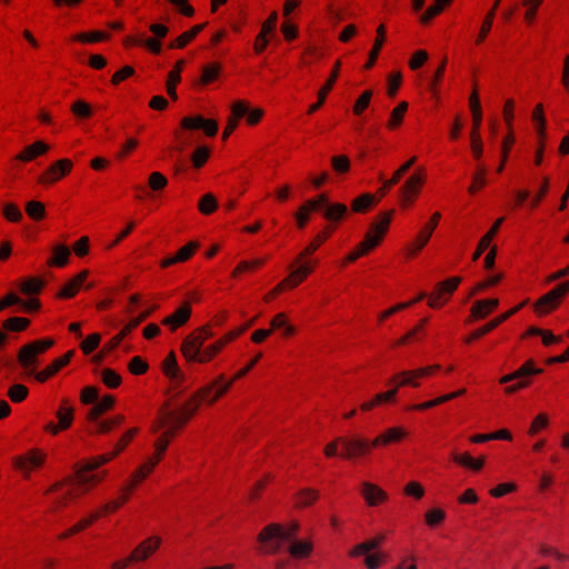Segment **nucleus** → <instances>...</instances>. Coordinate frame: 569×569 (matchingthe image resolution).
<instances>
[{"label": "nucleus", "instance_id": "obj_1", "mask_svg": "<svg viewBox=\"0 0 569 569\" xmlns=\"http://www.w3.org/2000/svg\"><path fill=\"white\" fill-rule=\"evenodd\" d=\"M137 433V429L129 430L123 437L120 439V441L116 445L114 451L111 453L102 455L99 457H96L91 459L90 461H87L82 467H78L74 470V475L72 477H69L63 482H58L52 486L51 491L58 492L62 490V488L68 485V489L63 491L61 495L57 497V503L58 505H64L68 499H72L82 491L80 489L87 486H93L98 482H100L103 477L104 472L102 473H93L94 470H97L100 466L107 463L110 461L113 457H116L120 451L124 449V447L128 445V442L132 439V437ZM86 490H83L84 492Z\"/></svg>", "mask_w": 569, "mask_h": 569}, {"label": "nucleus", "instance_id": "obj_2", "mask_svg": "<svg viewBox=\"0 0 569 569\" xmlns=\"http://www.w3.org/2000/svg\"><path fill=\"white\" fill-rule=\"evenodd\" d=\"M252 368L253 363H248L229 381H226L223 376H219L214 382L200 389L192 398L188 400V402H186L180 408L176 410H167L162 418L163 423L170 425V429L168 430L167 435L173 436L176 430L183 426L188 419L192 417L198 408L199 400L206 401L210 405L213 403L230 389L236 380L244 377Z\"/></svg>", "mask_w": 569, "mask_h": 569}, {"label": "nucleus", "instance_id": "obj_3", "mask_svg": "<svg viewBox=\"0 0 569 569\" xmlns=\"http://www.w3.org/2000/svg\"><path fill=\"white\" fill-rule=\"evenodd\" d=\"M52 345V339L36 340L21 347L18 355L20 365L29 375H34L36 379L40 382L46 381L49 377L67 366L73 356V350H70L64 356L53 360L44 370L36 373L38 356L43 353Z\"/></svg>", "mask_w": 569, "mask_h": 569}, {"label": "nucleus", "instance_id": "obj_4", "mask_svg": "<svg viewBox=\"0 0 569 569\" xmlns=\"http://www.w3.org/2000/svg\"><path fill=\"white\" fill-rule=\"evenodd\" d=\"M223 347L224 341H216L203 348L200 340L196 341L194 338H184L181 349L188 361L204 363L210 361Z\"/></svg>", "mask_w": 569, "mask_h": 569}, {"label": "nucleus", "instance_id": "obj_5", "mask_svg": "<svg viewBox=\"0 0 569 569\" xmlns=\"http://www.w3.org/2000/svg\"><path fill=\"white\" fill-rule=\"evenodd\" d=\"M392 211L380 216V221H376L371 224L367 232L365 240L356 248V250H365V253L377 247L386 234L388 227L391 221Z\"/></svg>", "mask_w": 569, "mask_h": 569}, {"label": "nucleus", "instance_id": "obj_6", "mask_svg": "<svg viewBox=\"0 0 569 569\" xmlns=\"http://www.w3.org/2000/svg\"><path fill=\"white\" fill-rule=\"evenodd\" d=\"M460 282V277H453L442 282H439L436 286L435 291L430 295L428 305L433 309L440 308L453 293V291L457 289Z\"/></svg>", "mask_w": 569, "mask_h": 569}, {"label": "nucleus", "instance_id": "obj_7", "mask_svg": "<svg viewBox=\"0 0 569 569\" xmlns=\"http://www.w3.org/2000/svg\"><path fill=\"white\" fill-rule=\"evenodd\" d=\"M299 530V523L292 522L288 529H284L278 523H272L264 527L258 536L259 542H266L271 538H279L284 541H293Z\"/></svg>", "mask_w": 569, "mask_h": 569}, {"label": "nucleus", "instance_id": "obj_8", "mask_svg": "<svg viewBox=\"0 0 569 569\" xmlns=\"http://www.w3.org/2000/svg\"><path fill=\"white\" fill-rule=\"evenodd\" d=\"M339 442H341L342 447V452L340 453V456L349 460H352L358 456L367 453L372 447L371 442L362 438L339 437Z\"/></svg>", "mask_w": 569, "mask_h": 569}, {"label": "nucleus", "instance_id": "obj_9", "mask_svg": "<svg viewBox=\"0 0 569 569\" xmlns=\"http://www.w3.org/2000/svg\"><path fill=\"white\" fill-rule=\"evenodd\" d=\"M181 127L187 130L202 129L208 137H213L218 132V123L201 116L184 117Z\"/></svg>", "mask_w": 569, "mask_h": 569}, {"label": "nucleus", "instance_id": "obj_10", "mask_svg": "<svg viewBox=\"0 0 569 569\" xmlns=\"http://www.w3.org/2000/svg\"><path fill=\"white\" fill-rule=\"evenodd\" d=\"M72 168V162L61 159L50 166L39 178L40 183H53L64 177Z\"/></svg>", "mask_w": 569, "mask_h": 569}, {"label": "nucleus", "instance_id": "obj_11", "mask_svg": "<svg viewBox=\"0 0 569 569\" xmlns=\"http://www.w3.org/2000/svg\"><path fill=\"white\" fill-rule=\"evenodd\" d=\"M161 539L159 537H150L139 543L132 553L128 557V561L138 562L144 561L152 555L160 546Z\"/></svg>", "mask_w": 569, "mask_h": 569}, {"label": "nucleus", "instance_id": "obj_12", "mask_svg": "<svg viewBox=\"0 0 569 569\" xmlns=\"http://www.w3.org/2000/svg\"><path fill=\"white\" fill-rule=\"evenodd\" d=\"M563 296L558 288H552L549 292L540 297V299L535 305V310L539 315H546L550 311L555 310L561 302Z\"/></svg>", "mask_w": 569, "mask_h": 569}, {"label": "nucleus", "instance_id": "obj_13", "mask_svg": "<svg viewBox=\"0 0 569 569\" xmlns=\"http://www.w3.org/2000/svg\"><path fill=\"white\" fill-rule=\"evenodd\" d=\"M44 460V456L38 450H31L26 456L14 459L16 468L28 476L32 469L40 467Z\"/></svg>", "mask_w": 569, "mask_h": 569}, {"label": "nucleus", "instance_id": "obj_14", "mask_svg": "<svg viewBox=\"0 0 569 569\" xmlns=\"http://www.w3.org/2000/svg\"><path fill=\"white\" fill-rule=\"evenodd\" d=\"M521 307H522V305H519V306L515 307L513 309L507 311L506 313L495 318L493 320H491L483 327L477 329L476 331H473L466 338V342L470 343L473 340L479 339L480 337L487 335L488 332H490L491 330L497 328L499 325H501L503 321H506L509 317L515 315Z\"/></svg>", "mask_w": 569, "mask_h": 569}, {"label": "nucleus", "instance_id": "obj_15", "mask_svg": "<svg viewBox=\"0 0 569 569\" xmlns=\"http://www.w3.org/2000/svg\"><path fill=\"white\" fill-rule=\"evenodd\" d=\"M154 309H156V307H152V308L143 311L142 313H140L138 317L132 318L128 322V325H126L123 327V329L120 331V333H118L116 337L112 338L109 349L111 350V349L116 348L120 343V341L128 333H130L134 328H137L143 320H146L154 311Z\"/></svg>", "mask_w": 569, "mask_h": 569}, {"label": "nucleus", "instance_id": "obj_16", "mask_svg": "<svg viewBox=\"0 0 569 569\" xmlns=\"http://www.w3.org/2000/svg\"><path fill=\"white\" fill-rule=\"evenodd\" d=\"M160 461V457H151L141 465L132 475V480L123 488L124 491H131L139 481L143 480Z\"/></svg>", "mask_w": 569, "mask_h": 569}, {"label": "nucleus", "instance_id": "obj_17", "mask_svg": "<svg viewBox=\"0 0 569 569\" xmlns=\"http://www.w3.org/2000/svg\"><path fill=\"white\" fill-rule=\"evenodd\" d=\"M340 64L341 63H340L339 60L336 61L335 68H333L332 72H331V76L329 77V79L327 80L325 86H322V88L319 90V92H318V101L310 106L309 113L316 112L323 104L328 92L332 89V87H333V84H335V82H336V80H337V78L339 76Z\"/></svg>", "mask_w": 569, "mask_h": 569}, {"label": "nucleus", "instance_id": "obj_18", "mask_svg": "<svg viewBox=\"0 0 569 569\" xmlns=\"http://www.w3.org/2000/svg\"><path fill=\"white\" fill-rule=\"evenodd\" d=\"M191 316V309L189 303H184L177 309L172 315L166 317L162 320L164 326L170 327L171 330H176L178 327L184 325Z\"/></svg>", "mask_w": 569, "mask_h": 569}, {"label": "nucleus", "instance_id": "obj_19", "mask_svg": "<svg viewBox=\"0 0 569 569\" xmlns=\"http://www.w3.org/2000/svg\"><path fill=\"white\" fill-rule=\"evenodd\" d=\"M541 372H542V369L536 368L533 361L528 360L516 371L501 377L500 383L506 385L513 380L521 379L527 376L539 375Z\"/></svg>", "mask_w": 569, "mask_h": 569}, {"label": "nucleus", "instance_id": "obj_20", "mask_svg": "<svg viewBox=\"0 0 569 569\" xmlns=\"http://www.w3.org/2000/svg\"><path fill=\"white\" fill-rule=\"evenodd\" d=\"M441 218L440 212H435L430 219V221L423 227V229L417 236V246L415 249V253L421 250L429 241L433 230L436 229L439 220Z\"/></svg>", "mask_w": 569, "mask_h": 569}, {"label": "nucleus", "instance_id": "obj_21", "mask_svg": "<svg viewBox=\"0 0 569 569\" xmlns=\"http://www.w3.org/2000/svg\"><path fill=\"white\" fill-rule=\"evenodd\" d=\"M406 431L401 428H389L371 441L372 447L387 446L391 442L400 441L406 437Z\"/></svg>", "mask_w": 569, "mask_h": 569}, {"label": "nucleus", "instance_id": "obj_22", "mask_svg": "<svg viewBox=\"0 0 569 569\" xmlns=\"http://www.w3.org/2000/svg\"><path fill=\"white\" fill-rule=\"evenodd\" d=\"M162 369L164 375L177 386L183 380V375L178 368L177 359L173 352L169 353L163 360Z\"/></svg>", "mask_w": 569, "mask_h": 569}, {"label": "nucleus", "instance_id": "obj_23", "mask_svg": "<svg viewBox=\"0 0 569 569\" xmlns=\"http://www.w3.org/2000/svg\"><path fill=\"white\" fill-rule=\"evenodd\" d=\"M197 247H198V243L189 242L188 244H186L182 248H180L177 251L176 254L170 256V257L163 259L162 262H161V266L163 268H167V267L172 266L174 263L183 262V261L188 260L193 254V252L197 249Z\"/></svg>", "mask_w": 569, "mask_h": 569}, {"label": "nucleus", "instance_id": "obj_24", "mask_svg": "<svg viewBox=\"0 0 569 569\" xmlns=\"http://www.w3.org/2000/svg\"><path fill=\"white\" fill-rule=\"evenodd\" d=\"M498 306H499L498 299L478 300L473 303V306L471 308V317L473 319H483L492 310H495Z\"/></svg>", "mask_w": 569, "mask_h": 569}, {"label": "nucleus", "instance_id": "obj_25", "mask_svg": "<svg viewBox=\"0 0 569 569\" xmlns=\"http://www.w3.org/2000/svg\"><path fill=\"white\" fill-rule=\"evenodd\" d=\"M323 217L330 221V222H339L341 219H343L347 213L348 209L345 204L336 202L331 203L329 199L327 198V203L323 207Z\"/></svg>", "mask_w": 569, "mask_h": 569}, {"label": "nucleus", "instance_id": "obj_26", "mask_svg": "<svg viewBox=\"0 0 569 569\" xmlns=\"http://www.w3.org/2000/svg\"><path fill=\"white\" fill-rule=\"evenodd\" d=\"M49 150V146L43 141H36L34 143L26 147L17 157V160L28 162L46 153Z\"/></svg>", "mask_w": 569, "mask_h": 569}, {"label": "nucleus", "instance_id": "obj_27", "mask_svg": "<svg viewBox=\"0 0 569 569\" xmlns=\"http://www.w3.org/2000/svg\"><path fill=\"white\" fill-rule=\"evenodd\" d=\"M114 405L113 396L107 395L102 397L100 400L94 402V406L88 412L89 421L93 422L99 419L101 415L106 411L110 410Z\"/></svg>", "mask_w": 569, "mask_h": 569}, {"label": "nucleus", "instance_id": "obj_28", "mask_svg": "<svg viewBox=\"0 0 569 569\" xmlns=\"http://www.w3.org/2000/svg\"><path fill=\"white\" fill-rule=\"evenodd\" d=\"M362 496L370 506H376L387 498L386 492L370 482L362 483Z\"/></svg>", "mask_w": 569, "mask_h": 569}, {"label": "nucleus", "instance_id": "obj_29", "mask_svg": "<svg viewBox=\"0 0 569 569\" xmlns=\"http://www.w3.org/2000/svg\"><path fill=\"white\" fill-rule=\"evenodd\" d=\"M505 218H499L493 226L490 228V230L480 239L479 244L476 249V251L472 254V260L476 261L480 258V256L483 253V251L489 247L492 238L497 234L500 226L502 224Z\"/></svg>", "mask_w": 569, "mask_h": 569}, {"label": "nucleus", "instance_id": "obj_30", "mask_svg": "<svg viewBox=\"0 0 569 569\" xmlns=\"http://www.w3.org/2000/svg\"><path fill=\"white\" fill-rule=\"evenodd\" d=\"M88 276V271L83 270L80 273H78L73 279H71L69 282H67L60 290L59 297L61 298H71L73 297L82 282L86 280Z\"/></svg>", "mask_w": 569, "mask_h": 569}, {"label": "nucleus", "instance_id": "obj_31", "mask_svg": "<svg viewBox=\"0 0 569 569\" xmlns=\"http://www.w3.org/2000/svg\"><path fill=\"white\" fill-rule=\"evenodd\" d=\"M70 249L66 244H58L52 248V257L48 260L49 266L64 267L70 257Z\"/></svg>", "mask_w": 569, "mask_h": 569}, {"label": "nucleus", "instance_id": "obj_32", "mask_svg": "<svg viewBox=\"0 0 569 569\" xmlns=\"http://www.w3.org/2000/svg\"><path fill=\"white\" fill-rule=\"evenodd\" d=\"M204 28V24H197L194 27H192L190 30L181 33L176 40L171 41L169 43V48L170 49H176V48H183L186 47L190 41H192L198 34L199 32H201Z\"/></svg>", "mask_w": 569, "mask_h": 569}, {"label": "nucleus", "instance_id": "obj_33", "mask_svg": "<svg viewBox=\"0 0 569 569\" xmlns=\"http://www.w3.org/2000/svg\"><path fill=\"white\" fill-rule=\"evenodd\" d=\"M183 64H184L183 60L177 61L174 70L170 71L169 74H168L167 91H168L169 97L171 99H173V100L178 99V94H177V91H176V86L181 80L180 72H181V70L183 68Z\"/></svg>", "mask_w": 569, "mask_h": 569}, {"label": "nucleus", "instance_id": "obj_34", "mask_svg": "<svg viewBox=\"0 0 569 569\" xmlns=\"http://www.w3.org/2000/svg\"><path fill=\"white\" fill-rule=\"evenodd\" d=\"M426 376H427V373H426L425 368H419V369L412 370V371H402L399 375H397L396 377H393L391 381L395 382L397 379L401 378V380L399 382L400 386L418 387L419 382L417 381V379L426 377Z\"/></svg>", "mask_w": 569, "mask_h": 569}, {"label": "nucleus", "instance_id": "obj_35", "mask_svg": "<svg viewBox=\"0 0 569 569\" xmlns=\"http://www.w3.org/2000/svg\"><path fill=\"white\" fill-rule=\"evenodd\" d=\"M56 416L59 421V425H61L62 428L68 429L73 421L74 409L71 406H69L67 399H63L61 406L56 412Z\"/></svg>", "mask_w": 569, "mask_h": 569}, {"label": "nucleus", "instance_id": "obj_36", "mask_svg": "<svg viewBox=\"0 0 569 569\" xmlns=\"http://www.w3.org/2000/svg\"><path fill=\"white\" fill-rule=\"evenodd\" d=\"M377 33H378V37L373 43V48L371 49L370 53H369V58H368V61L367 63L365 64V68L366 69H370L375 63H376V60L379 56V52L383 46V41H385V33H386V29H385V26H379L378 29H377Z\"/></svg>", "mask_w": 569, "mask_h": 569}, {"label": "nucleus", "instance_id": "obj_37", "mask_svg": "<svg viewBox=\"0 0 569 569\" xmlns=\"http://www.w3.org/2000/svg\"><path fill=\"white\" fill-rule=\"evenodd\" d=\"M422 178L418 174H412L401 187V192L403 196V200L407 202H411L412 198H410L408 194L410 192L417 193L419 190V186L422 183Z\"/></svg>", "mask_w": 569, "mask_h": 569}, {"label": "nucleus", "instance_id": "obj_38", "mask_svg": "<svg viewBox=\"0 0 569 569\" xmlns=\"http://www.w3.org/2000/svg\"><path fill=\"white\" fill-rule=\"evenodd\" d=\"M452 459L455 462L460 463L466 467H469L470 469H472L475 471H479L483 467V463H485V458L473 459L468 453H462V455L456 453V455H453Z\"/></svg>", "mask_w": 569, "mask_h": 569}, {"label": "nucleus", "instance_id": "obj_39", "mask_svg": "<svg viewBox=\"0 0 569 569\" xmlns=\"http://www.w3.org/2000/svg\"><path fill=\"white\" fill-rule=\"evenodd\" d=\"M44 287V281L39 278H28L20 284V290L27 296L38 295Z\"/></svg>", "mask_w": 569, "mask_h": 569}, {"label": "nucleus", "instance_id": "obj_40", "mask_svg": "<svg viewBox=\"0 0 569 569\" xmlns=\"http://www.w3.org/2000/svg\"><path fill=\"white\" fill-rule=\"evenodd\" d=\"M375 196L370 193H363L356 198L351 203V209L355 212H366L372 204L376 203Z\"/></svg>", "mask_w": 569, "mask_h": 569}, {"label": "nucleus", "instance_id": "obj_41", "mask_svg": "<svg viewBox=\"0 0 569 569\" xmlns=\"http://www.w3.org/2000/svg\"><path fill=\"white\" fill-rule=\"evenodd\" d=\"M288 551L293 558H305L312 551V545L309 541H295Z\"/></svg>", "mask_w": 569, "mask_h": 569}, {"label": "nucleus", "instance_id": "obj_42", "mask_svg": "<svg viewBox=\"0 0 569 569\" xmlns=\"http://www.w3.org/2000/svg\"><path fill=\"white\" fill-rule=\"evenodd\" d=\"M312 271V267L305 263L292 270L287 280L290 281V287H297L303 279Z\"/></svg>", "mask_w": 569, "mask_h": 569}, {"label": "nucleus", "instance_id": "obj_43", "mask_svg": "<svg viewBox=\"0 0 569 569\" xmlns=\"http://www.w3.org/2000/svg\"><path fill=\"white\" fill-rule=\"evenodd\" d=\"M100 517V512H94L92 513L90 517L88 518H83L82 520H80L78 523H76L73 527H71L70 529H68L67 531H64L60 538L61 539H66L79 531H81L82 529H84L86 527L90 526L93 521H96L98 518Z\"/></svg>", "mask_w": 569, "mask_h": 569}, {"label": "nucleus", "instance_id": "obj_44", "mask_svg": "<svg viewBox=\"0 0 569 569\" xmlns=\"http://www.w3.org/2000/svg\"><path fill=\"white\" fill-rule=\"evenodd\" d=\"M283 330V335L289 337L295 333V327L288 323L287 318L284 313H278L272 320H271V330Z\"/></svg>", "mask_w": 569, "mask_h": 569}, {"label": "nucleus", "instance_id": "obj_45", "mask_svg": "<svg viewBox=\"0 0 569 569\" xmlns=\"http://www.w3.org/2000/svg\"><path fill=\"white\" fill-rule=\"evenodd\" d=\"M407 109H408V103L402 101L391 111L390 119L388 121V127L390 129H395L398 126H400Z\"/></svg>", "mask_w": 569, "mask_h": 569}, {"label": "nucleus", "instance_id": "obj_46", "mask_svg": "<svg viewBox=\"0 0 569 569\" xmlns=\"http://www.w3.org/2000/svg\"><path fill=\"white\" fill-rule=\"evenodd\" d=\"M124 420V417L122 415H118L111 419L108 420H97L93 421L96 427V431L100 433H107L109 432L114 426L120 425Z\"/></svg>", "mask_w": 569, "mask_h": 569}, {"label": "nucleus", "instance_id": "obj_47", "mask_svg": "<svg viewBox=\"0 0 569 569\" xmlns=\"http://www.w3.org/2000/svg\"><path fill=\"white\" fill-rule=\"evenodd\" d=\"M27 214L33 220H41L46 216L44 204L40 201H29L26 204Z\"/></svg>", "mask_w": 569, "mask_h": 569}, {"label": "nucleus", "instance_id": "obj_48", "mask_svg": "<svg viewBox=\"0 0 569 569\" xmlns=\"http://www.w3.org/2000/svg\"><path fill=\"white\" fill-rule=\"evenodd\" d=\"M220 73V66L218 63H210L203 67L200 78L201 84H208L218 79Z\"/></svg>", "mask_w": 569, "mask_h": 569}, {"label": "nucleus", "instance_id": "obj_49", "mask_svg": "<svg viewBox=\"0 0 569 569\" xmlns=\"http://www.w3.org/2000/svg\"><path fill=\"white\" fill-rule=\"evenodd\" d=\"M319 497L318 491L313 489H305L297 496L296 505L298 507H308L313 503Z\"/></svg>", "mask_w": 569, "mask_h": 569}, {"label": "nucleus", "instance_id": "obj_50", "mask_svg": "<svg viewBox=\"0 0 569 569\" xmlns=\"http://www.w3.org/2000/svg\"><path fill=\"white\" fill-rule=\"evenodd\" d=\"M326 203H327V194L321 193V194H319L318 197H316L313 199H309L300 208H302L308 213L310 211H322L323 212V207H325Z\"/></svg>", "mask_w": 569, "mask_h": 569}, {"label": "nucleus", "instance_id": "obj_51", "mask_svg": "<svg viewBox=\"0 0 569 569\" xmlns=\"http://www.w3.org/2000/svg\"><path fill=\"white\" fill-rule=\"evenodd\" d=\"M30 325L27 318L12 317L3 322V328L10 331H22Z\"/></svg>", "mask_w": 569, "mask_h": 569}, {"label": "nucleus", "instance_id": "obj_52", "mask_svg": "<svg viewBox=\"0 0 569 569\" xmlns=\"http://www.w3.org/2000/svg\"><path fill=\"white\" fill-rule=\"evenodd\" d=\"M199 210L203 214H210L217 209V200L211 193H206L199 202Z\"/></svg>", "mask_w": 569, "mask_h": 569}, {"label": "nucleus", "instance_id": "obj_53", "mask_svg": "<svg viewBox=\"0 0 569 569\" xmlns=\"http://www.w3.org/2000/svg\"><path fill=\"white\" fill-rule=\"evenodd\" d=\"M109 34L102 31H93L91 33H79L73 37V40L81 42H99L102 40H107Z\"/></svg>", "mask_w": 569, "mask_h": 569}, {"label": "nucleus", "instance_id": "obj_54", "mask_svg": "<svg viewBox=\"0 0 569 569\" xmlns=\"http://www.w3.org/2000/svg\"><path fill=\"white\" fill-rule=\"evenodd\" d=\"M101 379L108 388H117L121 383V377L111 369H103Z\"/></svg>", "mask_w": 569, "mask_h": 569}, {"label": "nucleus", "instance_id": "obj_55", "mask_svg": "<svg viewBox=\"0 0 569 569\" xmlns=\"http://www.w3.org/2000/svg\"><path fill=\"white\" fill-rule=\"evenodd\" d=\"M2 213L11 222H19L22 219V212L14 203H6Z\"/></svg>", "mask_w": 569, "mask_h": 569}, {"label": "nucleus", "instance_id": "obj_56", "mask_svg": "<svg viewBox=\"0 0 569 569\" xmlns=\"http://www.w3.org/2000/svg\"><path fill=\"white\" fill-rule=\"evenodd\" d=\"M8 396L13 402H21L28 396V388L20 383L13 385L9 389Z\"/></svg>", "mask_w": 569, "mask_h": 569}, {"label": "nucleus", "instance_id": "obj_57", "mask_svg": "<svg viewBox=\"0 0 569 569\" xmlns=\"http://www.w3.org/2000/svg\"><path fill=\"white\" fill-rule=\"evenodd\" d=\"M331 164L337 173H346L350 169V160L347 156H335L331 158Z\"/></svg>", "mask_w": 569, "mask_h": 569}, {"label": "nucleus", "instance_id": "obj_58", "mask_svg": "<svg viewBox=\"0 0 569 569\" xmlns=\"http://www.w3.org/2000/svg\"><path fill=\"white\" fill-rule=\"evenodd\" d=\"M101 340V336L99 333L89 335L82 342L81 349L86 355L92 352L96 348H98Z\"/></svg>", "mask_w": 569, "mask_h": 569}, {"label": "nucleus", "instance_id": "obj_59", "mask_svg": "<svg viewBox=\"0 0 569 569\" xmlns=\"http://www.w3.org/2000/svg\"><path fill=\"white\" fill-rule=\"evenodd\" d=\"M167 184L168 180L162 173L154 171L149 176V187L153 191L162 190Z\"/></svg>", "mask_w": 569, "mask_h": 569}, {"label": "nucleus", "instance_id": "obj_60", "mask_svg": "<svg viewBox=\"0 0 569 569\" xmlns=\"http://www.w3.org/2000/svg\"><path fill=\"white\" fill-rule=\"evenodd\" d=\"M416 157H412L409 159L406 163H403L392 176L391 179L388 180L387 186H395L397 184L402 176L415 164Z\"/></svg>", "mask_w": 569, "mask_h": 569}, {"label": "nucleus", "instance_id": "obj_61", "mask_svg": "<svg viewBox=\"0 0 569 569\" xmlns=\"http://www.w3.org/2000/svg\"><path fill=\"white\" fill-rule=\"evenodd\" d=\"M486 168H478L477 173L473 176V182L468 189L470 193H476L479 188L486 184Z\"/></svg>", "mask_w": 569, "mask_h": 569}, {"label": "nucleus", "instance_id": "obj_62", "mask_svg": "<svg viewBox=\"0 0 569 569\" xmlns=\"http://www.w3.org/2000/svg\"><path fill=\"white\" fill-rule=\"evenodd\" d=\"M371 97H372V92L370 90L362 92V94L357 99V101L353 106V112L358 116L361 114L362 111L366 108H368Z\"/></svg>", "mask_w": 569, "mask_h": 569}, {"label": "nucleus", "instance_id": "obj_63", "mask_svg": "<svg viewBox=\"0 0 569 569\" xmlns=\"http://www.w3.org/2000/svg\"><path fill=\"white\" fill-rule=\"evenodd\" d=\"M71 111L77 116V117H80V118H89L92 113L91 111V107L82 101V100H78L76 101L72 106H71Z\"/></svg>", "mask_w": 569, "mask_h": 569}, {"label": "nucleus", "instance_id": "obj_64", "mask_svg": "<svg viewBox=\"0 0 569 569\" xmlns=\"http://www.w3.org/2000/svg\"><path fill=\"white\" fill-rule=\"evenodd\" d=\"M209 158V149L206 147H199L192 154V162L196 168H201Z\"/></svg>", "mask_w": 569, "mask_h": 569}]
</instances>
